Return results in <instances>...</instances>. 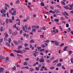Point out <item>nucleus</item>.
<instances>
[{
	"instance_id": "5701e85b",
	"label": "nucleus",
	"mask_w": 73,
	"mask_h": 73,
	"mask_svg": "<svg viewBox=\"0 0 73 73\" xmlns=\"http://www.w3.org/2000/svg\"><path fill=\"white\" fill-rule=\"evenodd\" d=\"M6 44L7 45V46H8L9 47H10L11 46L10 45V44H9V43H7V42H6Z\"/></svg>"
},
{
	"instance_id": "4be33fe9",
	"label": "nucleus",
	"mask_w": 73,
	"mask_h": 73,
	"mask_svg": "<svg viewBox=\"0 0 73 73\" xmlns=\"http://www.w3.org/2000/svg\"><path fill=\"white\" fill-rule=\"evenodd\" d=\"M28 64L27 63V62H25L23 64V65H24V66H25V65H27Z\"/></svg>"
},
{
	"instance_id": "0e129e2a",
	"label": "nucleus",
	"mask_w": 73,
	"mask_h": 73,
	"mask_svg": "<svg viewBox=\"0 0 73 73\" xmlns=\"http://www.w3.org/2000/svg\"><path fill=\"white\" fill-rule=\"evenodd\" d=\"M23 30H21L20 31V34H22V33L23 32Z\"/></svg>"
},
{
	"instance_id": "4c0bfd02",
	"label": "nucleus",
	"mask_w": 73,
	"mask_h": 73,
	"mask_svg": "<svg viewBox=\"0 0 73 73\" xmlns=\"http://www.w3.org/2000/svg\"><path fill=\"white\" fill-rule=\"evenodd\" d=\"M12 35L13 36H16V33H12Z\"/></svg>"
},
{
	"instance_id": "ddd939ff",
	"label": "nucleus",
	"mask_w": 73,
	"mask_h": 73,
	"mask_svg": "<svg viewBox=\"0 0 73 73\" xmlns=\"http://www.w3.org/2000/svg\"><path fill=\"white\" fill-rule=\"evenodd\" d=\"M32 32L36 33V29H33L32 30Z\"/></svg>"
},
{
	"instance_id": "dca6fc26",
	"label": "nucleus",
	"mask_w": 73,
	"mask_h": 73,
	"mask_svg": "<svg viewBox=\"0 0 73 73\" xmlns=\"http://www.w3.org/2000/svg\"><path fill=\"white\" fill-rule=\"evenodd\" d=\"M13 42L15 45H17L18 44V42L16 40H14Z\"/></svg>"
},
{
	"instance_id": "338daca9",
	"label": "nucleus",
	"mask_w": 73,
	"mask_h": 73,
	"mask_svg": "<svg viewBox=\"0 0 73 73\" xmlns=\"http://www.w3.org/2000/svg\"><path fill=\"white\" fill-rule=\"evenodd\" d=\"M64 43H62L60 45V46H64Z\"/></svg>"
},
{
	"instance_id": "c03bdc74",
	"label": "nucleus",
	"mask_w": 73,
	"mask_h": 73,
	"mask_svg": "<svg viewBox=\"0 0 73 73\" xmlns=\"http://www.w3.org/2000/svg\"><path fill=\"white\" fill-rule=\"evenodd\" d=\"M37 49L38 50H40V49H41V47L37 46Z\"/></svg>"
},
{
	"instance_id": "72a5a7b5",
	"label": "nucleus",
	"mask_w": 73,
	"mask_h": 73,
	"mask_svg": "<svg viewBox=\"0 0 73 73\" xmlns=\"http://www.w3.org/2000/svg\"><path fill=\"white\" fill-rule=\"evenodd\" d=\"M71 62L72 64H73V58H72L71 59Z\"/></svg>"
},
{
	"instance_id": "de8ad7c7",
	"label": "nucleus",
	"mask_w": 73,
	"mask_h": 73,
	"mask_svg": "<svg viewBox=\"0 0 73 73\" xmlns=\"http://www.w3.org/2000/svg\"><path fill=\"white\" fill-rule=\"evenodd\" d=\"M69 24L68 23H67L66 24V27L67 28H68V27H69Z\"/></svg>"
},
{
	"instance_id": "9d476101",
	"label": "nucleus",
	"mask_w": 73,
	"mask_h": 73,
	"mask_svg": "<svg viewBox=\"0 0 73 73\" xmlns=\"http://www.w3.org/2000/svg\"><path fill=\"white\" fill-rule=\"evenodd\" d=\"M22 47V45H20L17 47V49H21Z\"/></svg>"
},
{
	"instance_id": "37998d69",
	"label": "nucleus",
	"mask_w": 73,
	"mask_h": 73,
	"mask_svg": "<svg viewBox=\"0 0 73 73\" xmlns=\"http://www.w3.org/2000/svg\"><path fill=\"white\" fill-rule=\"evenodd\" d=\"M54 57L52 56L51 58H50V60H54Z\"/></svg>"
},
{
	"instance_id": "412c9836",
	"label": "nucleus",
	"mask_w": 73,
	"mask_h": 73,
	"mask_svg": "<svg viewBox=\"0 0 73 73\" xmlns=\"http://www.w3.org/2000/svg\"><path fill=\"white\" fill-rule=\"evenodd\" d=\"M63 7H64V8L67 10V9H69V7H67L66 6H64Z\"/></svg>"
},
{
	"instance_id": "8fccbe9b",
	"label": "nucleus",
	"mask_w": 73,
	"mask_h": 73,
	"mask_svg": "<svg viewBox=\"0 0 73 73\" xmlns=\"http://www.w3.org/2000/svg\"><path fill=\"white\" fill-rule=\"evenodd\" d=\"M28 44H27V43L25 44L24 46H25V47H27V46H28Z\"/></svg>"
},
{
	"instance_id": "c85d7f7f",
	"label": "nucleus",
	"mask_w": 73,
	"mask_h": 73,
	"mask_svg": "<svg viewBox=\"0 0 73 73\" xmlns=\"http://www.w3.org/2000/svg\"><path fill=\"white\" fill-rule=\"evenodd\" d=\"M42 29L43 30H46V28L45 26H43V27H42Z\"/></svg>"
},
{
	"instance_id": "c756f323",
	"label": "nucleus",
	"mask_w": 73,
	"mask_h": 73,
	"mask_svg": "<svg viewBox=\"0 0 73 73\" xmlns=\"http://www.w3.org/2000/svg\"><path fill=\"white\" fill-rule=\"evenodd\" d=\"M50 69H51V70H53V69H54V67L53 66H51Z\"/></svg>"
},
{
	"instance_id": "a18cd8bd",
	"label": "nucleus",
	"mask_w": 73,
	"mask_h": 73,
	"mask_svg": "<svg viewBox=\"0 0 73 73\" xmlns=\"http://www.w3.org/2000/svg\"><path fill=\"white\" fill-rule=\"evenodd\" d=\"M13 70H16V67L15 66H14V68H12Z\"/></svg>"
},
{
	"instance_id": "2eb2a0df",
	"label": "nucleus",
	"mask_w": 73,
	"mask_h": 73,
	"mask_svg": "<svg viewBox=\"0 0 73 73\" xmlns=\"http://www.w3.org/2000/svg\"><path fill=\"white\" fill-rule=\"evenodd\" d=\"M34 69L32 68H29V70L30 71V72H32V71H33Z\"/></svg>"
},
{
	"instance_id": "864d4df0",
	"label": "nucleus",
	"mask_w": 73,
	"mask_h": 73,
	"mask_svg": "<svg viewBox=\"0 0 73 73\" xmlns=\"http://www.w3.org/2000/svg\"><path fill=\"white\" fill-rule=\"evenodd\" d=\"M70 73H73V69H71L70 70Z\"/></svg>"
},
{
	"instance_id": "5fc2aeb1",
	"label": "nucleus",
	"mask_w": 73,
	"mask_h": 73,
	"mask_svg": "<svg viewBox=\"0 0 73 73\" xmlns=\"http://www.w3.org/2000/svg\"><path fill=\"white\" fill-rule=\"evenodd\" d=\"M11 19L13 20H15V18L14 17V16H13L12 17H11Z\"/></svg>"
},
{
	"instance_id": "603ef678",
	"label": "nucleus",
	"mask_w": 73,
	"mask_h": 73,
	"mask_svg": "<svg viewBox=\"0 0 73 73\" xmlns=\"http://www.w3.org/2000/svg\"><path fill=\"white\" fill-rule=\"evenodd\" d=\"M36 70H38V71L39 70V68L37 67H36Z\"/></svg>"
},
{
	"instance_id": "bf43d9fd",
	"label": "nucleus",
	"mask_w": 73,
	"mask_h": 73,
	"mask_svg": "<svg viewBox=\"0 0 73 73\" xmlns=\"http://www.w3.org/2000/svg\"><path fill=\"white\" fill-rule=\"evenodd\" d=\"M73 7H71L69 9V10H72L73 8Z\"/></svg>"
},
{
	"instance_id": "6ab92c4d",
	"label": "nucleus",
	"mask_w": 73,
	"mask_h": 73,
	"mask_svg": "<svg viewBox=\"0 0 73 73\" xmlns=\"http://www.w3.org/2000/svg\"><path fill=\"white\" fill-rule=\"evenodd\" d=\"M5 38H7V37H8V34H7V33H5Z\"/></svg>"
},
{
	"instance_id": "9b49d317",
	"label": "nucleus",
	"mask_w": 73,
	"mask_h": 73,
	"mask_svg": "<svg viewBox=\"0 0 73 73\" xmlns=\"http://www.w3.org/2000/svg\"><path fill=\"white\" fill-rule=\"evenodd\" d=\"M0 58H1L2 60H4L5 58L4 56H3L1 55L0 56Z\"/></svg>"
},
{
	"instance_id": "c9c22d12",
	"label": "nucleus",
	"mask_w": 73,
	"mask_h": 73,
	"mask_svg": "<svg viewBox=\"0 0 73 73\" xmlns=\"http://www.w3.org/2000/svg\"><path fill=\"white\" fill-rule=\"evenodd\" d=\"M58 62V59H57L54 61L53 63H55L56 62Z\"/></svg>"
},
{
	"instance_id": "20e7f679",
	"label": "nucleus",
	"mask_w": 73,
	"mask_h": 73,
	"mask_svg": "<svg viewBox=\"0 0 73 73\" xmlns=\"http://www.w3.org/2000/svg\"><path fill=\"white\" fill-rule=\"evenodd\" d=\"M44 58H42L39 60V62H44Z\"/></svg>"
},
{
	"instance_id": "423d86ee",
	"label": "nucleus",
	"mask_w": 73,
	"mask_h": 73,
	"mask_svg": "<svg viewBox=\"0 0 73 73\" xmlns=\"http://www.w3.org/2000/svg\"><path fill=\"white\" fill-rule=\"evenodd\" d=\"M6 12V10L4 9H2V10H1V13H3V12Z\"/></svg>"
},
{
	"instance_id": "774afa93",
	"label": "nucleus",
	"mask_w": 73,
	"mask_h": 73,
	"mask_svg": "<svg viewBox=\"0 0 73 73\" xmlns=\"http://www.w3.org/2000/svg\"><path fill=\"white\" fill-rule=\"evenodd\" d=\"M70 13H72V14H73V10L70 11Z\"/></svg>"
},
{
	"instance_id": "f704fd0d",
	"label": "nucleus",
	"mask_w": 73,
	"mask_h": 73,
	"mask_svg": "<svg viewBox=\"0 0 73 73\" xmlns=\"http://www.w3.org/2000/svg\"><path fill=\"white\" fill-rule=\"evenodd\" d=\"M60 20H65V18L63 17H60Z\"/></svg>"
},
{
	"instance_id": "2f4dec72",
	"label": "nucleus",
	"mask_w": 73,
	"mask_h": 73,
	"mask_svg": "<svg viewBox=\"0 0 73 73\" xmlns=\"http://www.w3.org/2000/svg\"><path fill=\"white\" fill-rule=\"evenodd\" d=\"M8 42L9 43H11V38H9Z\"/></svg>"
},
{
	"instance_id": "6e6d98bb",
	"label": "nucleus",
	"mask_w": 73,
	"mask_h": 73,
	"mask_svg": "<svg viewBox=\"0 0 73 73\" xmlns=\"http://www.w3.org/2000/svg\"><path fill=\"white\" fill-rule=\"evenodd\" d=\"M9 60V58H8V57H7L6 58V61H8Z\"/></svg>"
},
{
	"instance_id": "bb28decb",
	"label": "nucleus",
	"mask_w": 73,
	"mask_h": 73,
	"mask_svg": "<svg viewBox=\"0 0 73 73\" xmlns=\"http://www.w3.org/2000/svg\"><path fill=\"white\" fill-rule=\"evenodd\" d=\"M35 42V41L33 40H32L30 41V43H33Z\"/></svg>"
},
{
	"instance_id": "58836bf2",
	"label": "nucleus",
	"mask_w": 73,
	"mask_h": 73,
	"mask_svg": "<svg viewBox=\"0 0 73 73\" xmlns=\"http://www.w3.org/2000/svg\"><path fill=\"white\" fill-rule=\"evenodd\" d=\"M28 21V20L27 19H25L23 20V22H27Z\"/></svg>"
},
{
	"instance_id": "aec40b11",
	"label": "nucleus",
	"mask_w": 73,
	"mask_h": 73,
	"mask_svg": "<svg viewBox=\"0 0 73 73\" xmlns=\"http://www.w3.org/2000/svg\"><path fill=\"white\" fill-rule=\"evenodd\" d=\"M54 21H55V22H58V21H59V19H55Z\"/></svg>"
},
{
	"instance_id": "a211bd4d",
	"label": "nucleus",
	"mask_w": 73,
	"mask_h": 73,
	"mask_svg": "<svg viewBox=\"0 0 73 73\" xmlns=\"http://www.w3.org/2000/svg\"><path fill=\"white\" fill-rule=\"evenodd\" d=\"M54 11L55 13H59V10L57 9L55 10Z\"/></svg>"
},
{
	"instance_id": "a878e982",
	"label": "nucleus",
	"mask_w": 73,
	"mask_h": 73,
	"mask_svg": "<svg viewBox=\"0 0 73 73\" xmlns=\"http://www.w3.org/2000/svg\"><path fill=\"white\" fill-rule=\"evenodd\" d=\"M46 62H47V63H50V61L49 60V59H47L46 61Z\"/></svg>"
},
{
	"instance_id": "393cba45",
	"label": "nucleus",
	"mask_w": 73,
	"mask_h": 73,
	"mask_svg": "<svg viewBox=\"0 0 73 73\" xmlns=\"http://www.w3.org/2000/svg\"><path fill=\"white\" fill-rule=\"evenodd\" d=\"M49 12H50V13H53V14H54L55 13L54 11H53L52 10L50 11Z\"/></svg>"
},
{
	"instance_id": "13d9d810",
	"label": "nucleus",
	"mask_w": 73,
	"mask_h": 73,
	"mask_svg": "<svg viewBox=\"0 0 73 73\" xmlns=\"http://www.w3.org/2000/svg\"><path fill=\"white\" fill-rule=\"evenodd\" d=\"M55 31V33H58V30H57V29H56Z\"/></svg>"
},
{
	"instance_id": "6e6552de",
	"label": "nucleus",
	"mask_w": 73,
	"mask_h": 73,
	"mask_svg": "<svg viewBox=\"0 0 73 73\" xmlns=\"http://www.w3.org/2000/svg\"><path fill=\"white\" fill-rule=\"evenodd\" d=\"M23 53V51L21 50H17V53H21V54H22Z\"/></svg>"
},
{
	"instance_id": "7c9ffc66",
	"label": "nucleus",
	"mask_w": 73,
	"mask_h": 73,
	"mask_svg": "<svg viewBox=\"0 0 73 73\" xmlns=\"http://www.w3.org/2000/svg\"><path fill=\"white\" fill-rule=\"evenodd\" d=\"M13 28H16L17 27H16V24H15L14 26L13 27Z\"/></svg>"
},
{
	"instance_id": "0eeeda50",
	"label": "nucleus",
	"mask_w": 73,
	"mask_h": 73,
	"mask_svg": "<svg viewBox=\"0 0 73 73\" xmlns=\"http://www.w3.org/2000/svg\"><path fill=\"white\" fill-rule=\"evenodd\" d=\"M26 27H27V25H25V26H24L23 27L22 29L23 31H25V30L26 29Z\"/></svg>"
},
{
	"instance_id": "f8f14e48",
	"label": "nucleus",
	"mask_w": 73,
	"mask_h": 73,
	"mask_svg": "<svg viewBox=\"0 0 73 73\" xmlns=\"http://www.w3.org/2000/svg\"><path fill=\"white\" fill-rule=\"evenodd\" d=\"M68 47L67 46H65L64 48V50H68Z\"/></svg>"
},
{
	"instance_id": "ea45409f",
	"label": "nucleus",
	"mask_w": 73,
	"mask_h": 73,
	"mask_svg": "<svg viewBox=\"0 0 73 73\" xmlns=\"http://www.w3.org/2000/svg\"><path fill=\"white\" fill-rule=\"evenodd\" d=\"M3 27H1L0 28V31L1 32H2L3 31Z\"/></svg>"
},
{
	"instance_id": "473e14b6",
	"label": "nucleus",
	"mask_w": 73,
	"mask_h": 73,
	"mask_svg": "<svg viewBox=\"0 0 73 73\" xmlns=\"http://www.w3.org/2000/svg\"><path fill=\"white\" fill-rule=\"evenodd\" d=\"M5 6H6V7H7L9 8V5H8L7 4L5 3Z\"/></svg>"
},
{
	"instance_id": "cd10ccee",
	"label": "nucleus",
	"mask_w": 73,
	"mask_h": 73,
	"mask_svg": "<svg viewBox=\"0 0 73 73\" xmlns=\"http://www.w3.org/2000/svg\"><path fill=\"white\" fill-rule=\"evenodd\" d=\"M40 5L41 6H44V5H45V4H44L43 2H42L40 3Z\"/></svg>"
},
{
	"instance_id": "a19ab883",
	"label": "nucleus",
	"mask_w": 73,
	"mask_h": 73,
	"mask_svg": "<svg viewBox=\"0 0 73 73\" xmlns=\"http://www.w3.org/2000/svg\"><path fill=\"white\" fill-rule=\"evenodd\" d=\"M64 13H65V14L66 15H67L68 16H69V14L68 13H67V12H66V11H64Z\"/></svg>"
},
{
	"instance_id": "f3484780",
	"label": "nucleus",
	"mask_w": 73,
	"mask_h": 73,
	"mask_svg": "<svg viewBox=\"0 0 73 73\" xmlns=\"http://www.w3.org/2000/svg\"><path fill=\"white\" fill-rule=\"evenodd\" d=\"M9 22L10 23H12L13 21L12 19H9Z\"/></svg>"
},
{
	"instance_id": "7ed1b4c3",
	"label": "nucleus",
	"mask_w": 73,
	"mask_h": 73,
	"mask_svg": "<svg viewBox=\"0 0 73 73\" xmlns=\"http://www.w3.org/2000/svg\"><path fill=\"white\" fill-rule=\"evenodd\" d=\"M39 54V53H38V52H35L34 53V55L35 57H37V55H38Z\"/></svg>"
},
{
	"instance_id": "69168bd1",
	"label": "nucleus",
	"mask_w": 73,
	"mask_h": 73,
	"mask_svg": "<svg viewBox=\"0 0 73 73\" xmlns=\"http://www.w3.org/2000/svg\"><path fill=\"white\" fill-rule=\"evenodd\" d=\"M40 37L41 38H44V35H40Z\"/></svg>"
},
{
	"instance_id": "3c124183",
	"label": "nucleus",
	"mask_w": 73,
	"mask_h": 73,
	"mask_svg": "<svg viewBox=\"0 0 73 73\" xmlns=\"http://www.w3.org/2000/svg\"><path fill=\"white\" fill-rule=\"evenodd\" d=\"M51 42H52V43H54L55 44V43L56 42V41L51 40Z\"/></svg>"
},
{
	"instance_id": "1a4fd4ad",
	"label": "nucleus",
	"mask_w": 73,
	"mask_h": 73,
	"mask_svg": "<svg viewBox=\"0 0 73 73\" xmlns=\"http://www.w3.org/2000/svg\"><path fill=\"white\" fill-rule=\"evenodd\" d=\"M56 66L58 67H61V63H59L57 64Z\"/></svg>"
},
{
	"instance_id": "e2e57ef3",
	"label": "nucleus",
	"mask_w": 73,
	"mask_h": 73,
	"mask_svg": "<svg viewBox=\"0 0 73 73\" xmlns=\"http://www.w3.org/2000/svg\"><path fill=\"white\" fill-rule=\"evenodd\" d=\"M19 0H17L16 2V3H17V4H19Z\"/></svg>"
},
{
	"instance_id": "680f3d73",
	"label": "nucleus",
	"mask_w": 73,
	"mask_h": 73,
	"mask_svg": "<svg viewBox=\"0 0 73 73\" xmlns=\"http://www.w3.org/2000/svg\"><path fill=\"white\" fill-rule=\"evenodd\" d=\"M31 27H29L28 28V30L29 31V30H31Z\"/></svg>"
},
{
	"instance_id": "4d7b16f0",
	"label": "nucleus",
	"mask_w": 73,
	"mask_h": 73,
	"mask_svg": "<svg viewBox=\"0 0 73 73\" xmlns=\"http://www.w3.org/2000/svg\"><path fill=\"white\" fill-rule=\"evenodd\" d=\"M56 7H58V8H59L61 9V6H60L59 5H57L56 6Z\"/></svg>"
},
{
	"instance_id": "b1692460",
	"label": "nucleus",
	"mask_w": 73,
	"mask_h": 73,
	"mask_svg": "<svg viewBox=\"0 0 73 73\" xmlns=\"http://www.w3.org/2000/svg\"><path fill=\"white\" fill-rule=\"evenodd\" d=\"M72 53V51L71 50H70L68 52V54H69L70 55Z\"/></svg>"
},
{
	"instance_id": "79ce46f5",
	"label": "nucleus",
	"mask_w": 73,
	"mask_h": 73,
	"mask_svg": "<svg viewBox=\"0 0 73 73\" xmlns=\"http://www.w3.org/2000/svg\"><path fill=\"white\" fill-rule=\"evenodd\" d=\"M3 39L1 38L0 39V44L3 42Z\"/></svg>"
},
{
	"instance_id": "4468645a",
	"label": "nucleus",
	"mask_w": 73,
	"mask_h": 73,
	"mask_svg": "<svg viewBox=\"0 0 73 73\" xmlns=\"http://www.w3.org/2000/svg\"><path fill=\"white\" fill-rule=\"evenodd\" d=\"M2 17H6L7 16L6 13H3L2 15Z\"/></svg>"
},
{
	"instance_id": "e433bc0d",
	"label": "nucleus",
	"mask_w": 73,
	"mask_h": 73,
	"mask_svg": "<svg viewBox=\"0 0 73 73\" xmlns=\"http://www.w3.org/2000/svg\"><path fill=\"white\" fill-rule=\"evenodd\" d=\"M61 4L63 5H65V2L63 1L61 2Z\"/></svg>"
},
{
	"instance_id": "f03ea898",
	"label": "nucleus",
	"mask_w": 73,
	"mask_h": 73,
	"mask_svg": "<svg viewBox=\"0 0 73 73\" xmlns=\"http://www.w3.org/2000/svg\"><path fill=\"white\" fill-rule=\"evenodd\" d=\"M4 69L1 67H0V73H3L4 72Z\"/></svg>"
},
{
	"instance_id": "f257e3e1",
	"label": "nucleus",
	"mask_w": 73,
	"mask_h": 73,
	"mask_svg": "<svg viewBox=\"0 0 73 73\" xmlns=\"http://www.w3.org/2000/svg\"><path fill=\"white\" fill-rule=\"evenodd\" d=\"M60 44V43L59 42H57V41L56 40L55 42V45L56 46H58Z\"/></svg>"
},
{
	"instance_id": "39448f33",
	"label": "nucleus",
	"mask_w": 73,
	"mask_h": 73,
	"mask_svg": "<svg viewBox=\"0 0 73 73\" xmlns=\"http://www.w3.org/2000/svg\"><path fill=\"white\" fill-rule=\"evenodd\" d=\"M16 11H14L13 13H11V14L12 16H13V15H16Z\"/></svg>"
},
{
	"instance_id": "09e8293b",
	"label": "nucleus",
	"mask_w": 73,
	"mask_h": 73,
	"mask_svg": "<svg viewBox=\"0 0 73 73\" xmlns=\"http://www.w3.org/2000/svg\"><path fill=\"white\" fill-rule=\"evenodd\" d=\"M44 50L45 49L43 48V49L40 50V52H42V51H44Z\"/></svg>"
},
{
	"instance_id": "49530a36",
	"label": "nucleus",
	"mask_w": 73,
	"mask_h": 73,
	"mask_svg": "<svg viewBox=\"0 0 73 73\" xmlns=\"http://www.w3.org/2000/svg\"><path fill=\"white\" fill-rule=\"evenodd\" d=\"M41 47H42V48H45V47H46V46H45V45L44 44H42L41 45Z\"/></svg>"
},
{
	"instance_id": "052dcab7",
	"label": "nucleus",
	"mask_w": 73,
	"mask_h": 73,
	"mask_svg": "<svg viewBox=\"0 0 73 73\" xmlns=\"http://www.w3.org/2000/svg\"><path fill=\"white\" fill-rule=\"evenodd\" d=\"M10 55L11 56H14V55L13 54V53H10Z\"/></svg>"
}]
</instances>
